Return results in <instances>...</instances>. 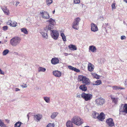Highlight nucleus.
<instances>
[{
	"mask_svg": "<svg viewBox=\"0 0 127 127\" xmlns=\"http://www.w3.org/2000/svg\"><path fill=\"white\" fill-rule=\"evenodd\" d=\"M1 43V41H0V43Z\"/></svg>",
	"mask_w": 127,
	"mask_h": 127,
	"instance_id": "obj_62",
	"label": "nucleus"
},
{
	"mask_svg": "<svg viewBox=\"0 0 127 127\" xmlns=\"http://www.w3.org/2000/svg\"><path fill=\"white\" fill-rule=\"evenodd\" d=\"M126 37L124 35H122L121 36V39L122 40L125 39H126Z\"/></svg>",
	"mask_w": 127,
	"mask_h": 127,
	"instance_id": "obj_47",
	"label": "nucleus"
},
{
	"mask_svg": "<svg viewBox=\"0 0 127 127\" xmlns=\"http://www.w3.org/2000/svg\"><path fill=\"white\" fill-rule=\"evenodd\" d=\"M105 118V115L103 113H101L99 115L98 119L101 121H102Z\"/></svg>",
	"mask_w": 127,
	"mask_h": 127,
	"instance_id": "obj_18",
	"label": "nucleus"
},
{
	"mask_svg": "<svg viewBox=\"0 0 127 127\" xmlns=\"http://www.w3.org/2000/svg\"><path fill=\"white\" fill-rule=\"evenodd\" d=\"M2 9L4 13L7 15H9V12L8 9H7L6 7L4 6L2 8Z\"/></svg>",
	"mask_w": 127,
	"mask_h": 127,
	"instance_id": "obj_21",
	"label": "nucleus"
},
{
	"mask_svg": "<svg viewBox=\"0 0 127 127\" xmlns=\"http://www.w3.org/2000/svg\"><path fill=\"white\" fill-rule=\"evenodd\" d=\"M68 67L69 69L72 70H74V71H75L77 72H79L80 71V70L79 69H78L76 68L73 67L71 66H68Z\"/></svg>",
	"mask_w": 127,
	"mask_h": 127,
	"instance_id": "obj_23",
	"label": "nucleus"
},
{
	"mask_svg": "<svg viewBox=\"0 0 127 127\" xmlns=\"http://www.w3.org/2000/svg\"><path fill=\"white\" fill-rule=\"evenodd\" d=\"M40 33L44 38H46V39L48 38V35L47 33H45L44 32H40Z\"/></svg>",
	"mask_w": 127,
	"mask_h": 127,
	"instance_id": "obj_31",
	"label": "nucleus"
},
{
	"mask_svg": "<svg viewBox=\"0 0 127 127\" xmlns=\"http://www.w3.org/2000/svg\"><path fill=\"white\" fill-rule=\"evenodd\" d=\"M81 97V95L77 94L76 95V97L77 98H80Z\"/></svg>",
	"mask_w": 127,
	"mask_h": 127,
	"instance_id": "obj_48",
	"label": "nucleus"
},
{
	"mask_svg": "<svg viewBox=\"0 0 127 127\" xmlns=\"http://www.w3.org/2000/svg\"><path fill=\"white\" fill-rule=\"evenodd\" d=\"M105 102V99L101 97L98 98L95 100V104L97 106L102 105Z\"/></svg>",
	"mask_w": 127,
	"mask_h": 127,
	"instance_id": "obj_5",
	"label": "nucleus"
},
{
	"mask_svg": "<svg viewBox=\"0 0 127 127\" xmlns=\"http://www.w3.org/2000/svg\"><path fill=\"white\" fill-rule=\"evenodd\" d=\"M96 47L92 45L90 46L89 47V51H91L92 52H96Z\"/></svg>",
	"mask_w": 127,
	"mask_h": 127,
	"instance_id": "obj_20",
	"label": "nucleus"
},
{
	"mask_svg": "<svg viewBox=\"0 0 127 127\" xmlns=\"http://www.w3.org/2000/svg\"><path fill=\"white\" fill-rule=\"evenodd\" d=\"M4 123L0 119V126L1 127L2 126Z\"/></svg>",
	"mask_w": 127,
	"mask_h": 127,
	"instance_id": "obj_46",
	"label": "nucleus"
},
{
	"mask_svg": "<svg viewBox=\"0 0 127 127\" xmlns=\"http://www.w3.org/2000/svg\"><path fill=\"white\" fill-rule=\"evenodd\" d=\"M38 70L39 72H45L46 70V69L44 67H39L38 68Z\"/></svg>",
	"mask_w": 127,
	"mask_h": 127,
	"instance_id": "obj_28",
	"label": "nucleus"
},
{
	"mask_svg": "<svg viewBox=\"0 0 127 127\" xmlns=\"http://www.w3.org/2000/svg\"><path fill=\"white\" fill-rule=\"evenodd\" d=\"M122 105L120 107L119 109L120 112H124L125 113H127V104H125L123 106V108H122Z\"/></svg>",
	"mask_w": 127,
	"mask_h": 127,
	"instance_id": "obj_9",
	"label": "nucleus"
},
{
	"mask_svg": "<svg viewBox=\"0 0 127 127\" xmlns=\"http://www.w3.org/2000/svg\"><path fill=\"white\" fill-rule=\"evenodd\" d=\"M58 112H54L52 114L51 118L52 119H54L58 114Z\"/></svg>",
	"mask_w": 127,
	"mask_h": 127,
	"instance_id": "obj_27",
	"label": "nucleus"
},
{
	"mask_svg": "<svg viewBox=\"0 0 127 127\" xmlns=\"http://www.w3.org/2000/svg\"><path fill=\"white\" fill-rule=\"evenodd\" d=\"M78 80L80 81H82L83 84L87 85H89L90 84L91 82L89 78L86 76L80 75L79 76Z\"/></svg>",
	"mask_w": 127,
	"mask_h": 127,
	"instance_id": "obj_3",
	"label": "nucleus"
},
{
	"mask_svg": "<svg viewBox=\"0 0 127 127\" xmlns=\"http://www.w3.org/2000/svg\"><path fill=\"white\" fill-rule=\"evenodd\" d=\"M111 7L112 10H114L116 8L115 3H113L112 4Z\"/></svg>",
	"mask_w": 127,
	"mask_h": 127,
	"instance_id": "obj_42",
	"label": "nucleus"
},
{
	"mask_svg": "<svg viewBox=\"0 0 127 127\" xmlns=\"http://www.w3.org/2000/svg\"><path fill=\"white\" fill-rule=\"evenodd\" d=\"M39 14L44 19H48L50 16L49 13L46 11L42 10L40 12Z\"/></svg>",
	"mask_w": 127,
	"mask_h": 127,
	"instance_id": "obj_6",
	"label": "nucleus"
},
{
	"mask_svg": "<svg viewBox=\"0 0 127 127\" xmlns=\"http://www.w3.org/2000/svg\"><path fill=\"white\" fill-rule=\"evenodd\" d=\"M64 55L65 56H66L68 55V54L67 53H64Z\"/></svg>",
	"mask_w": 127,
	"mask_h": 127,
	"instance_id": "obj_56",
	"label": "nucleus"
},
{
	"mask_svg": "<svg viewBox=\"0 0 127 127\" xmlns=\"http://www.w3.org/2000/svg\"><path fill=\"white\" fill-rule=\"evenodd\" d=\"M110 97L112 99V102H113L115 103H116L118 101L117 98L114 97L112 95H111Z\"/></svg>",
	"mask_w": 127,
	"mask_h": 127,
	"instance_id": "obj_32",
	"label": "nucleus"
},
{
	"mask_svg": "<svg viewBox=\"0 0 127 127\" xmlns=\"http://www.w3.org/2000/svg\"><path fill=\"white\" fill-rule=\"evenodd\" d=\"M99 115L97 113L94 112L92 114V116L94 118H97L98 119Z\"/></svg>",
	"mask_w": 127,
	"mask_h": 127,
	"instance_id": "obj_30",
	"label": "nucleus"
},
{
	"mask_svg": "<svg viewBox=\"0 0 127 127\" xmlns=\"http://www.w3.org/2000/svg\"><path fill=\"white\" fill-rule=\"evenodd\" d=\"M4 73V72H2L1 69L0 68V74H3Z\"/></svg>",
	"mask_w": 127,
	"mask_h": 127,
	"instance_id": "obj_50",
	"label": "nucleus"
},
{
	"mask_svg": "<svg viewBox=\"0 0 127 127\" xmlns=\"http://www.w3.org/2000/svg\"><path fill=\"white\" fill-rule=\"evenodd\" d=\"M71 120L73 124L77 126H80L84 123L83 120L79 116L75 115L73 117Z\"/></svg>",
	"mask_w": 127,
	"mask_h": 127,
	"instance_id": "obj_1",
	"label": "nucleus"
},
{
	"mask_svg": "<svg viewBox=\"0 0 127 127\" xmlns=\"http://www.w3.org/2000/svg\"><path fill=\"white\" fill-rule=\"evenodd\" d=\"M6 121L7 122H9V121L8 120H6Z\"/></svg>",
	"mask_w": 127,
	"mask_h": 127,
	"instance_id": "obj_59",
	"label": "nucleus"
},
{
	"mask_svg": "<svg viewBox=\"0 0 127 127\" xmlns=\"http://www.w3.org/2000/svg\"><path fill=\"white\" fill-rule=\"evenodd\" d=\"M21 40V38L16 36L12 38L10 41V44L13 46H16L20 43Z\"/></svg>",
	"mask_w": 127,
	"mask_h": 127,
	"instance_id": "obj_2",
	"label": "nucleus"
},
{
	"mask_svg": "<svg viewBox=\"0 0 127 127\" xmlns=\"http://www.w3.org/2000/svg\"><path fill=\"white\" fill-rule=\"evenodd\" d=\"M106 123L108 127H112L115 125V123L113 119L112 118H109L106 121Z\"/></svg>",
	"mask_w": 127,
	"mask_h": 127,
	"instance_id": "obj_7",
	"label": "nucleus"
},
{
	"mask_svg": "<svg viewBox=\"0 0 127 127\" xmlns=\"http://www.w3.org/2000/svg\"><path fill=\"white\" fill-rule=\"evenodd\" d=\"M61 35L62 37V39L64 41H66V38L64 33H62L61 34Z\"/></svg>",
	"mask_w": 127,
	"mask_h": 127,
	"instance_id": "obj_35",
	"label": "nucleus"
},
{
	"mask_svg": "<svg viewBox=\"0 0 127 127\" xmlns=\"http://www.w3.org/2000/svg\"><path fill=\"white\" fill-rule=\"evenodd\" d=\"M79 88L82 91H86L87 90V87L85 85H80Z\"/></svg>",
	"mask_w": 127,
	"mask_h": 127,
	"instance_id": "obj_24",
	"label": "nucleus"
},
{
	"mask_svg": "<svg viewBox=\"0 0 127 127\" xmlns=\"http://www.w3.org/2000/svg\"><path fill=\"white\" fill-rule=\"evenodd\" d=\"M21 86L23 88H25L27 87V84L23 83L22 85H21Z\"/></svg>",
	"mask_w": 127,
	"mask_h": 127,
	"instance_id": "obj_44",
	"label": "nucleus"
},
{
	"mask_svg": "<svg viewBox=\"0 0 127 127\" xmlns=\"http://www.w3.org/2000/svg\"><path fill=\"white\" fill-rule=\"evenodd\" d=\"M21 30L22 32H23L25 34H27L28 33V32L27 29L25 28H22L21 29Z\"/></svg>",
	"mask_w": 127,
	"mask_h": 127,
	"instance_id": "obj_36",
	"label": "nucleus"
},
{
	"mask_svg": "<svg viewBox=\"0 0 127 127\" xmlns=\"http://www.w3.org/2000/svg\"><path fill=\"white\" fill-rule=\"evenodd\" d=\"M49 24H50L53 26H54L56 24V22L55 20L53 19L52 18H50L48 21Z\"/></svg>",
	"mask_w": 127,
	"mask_h": 127,
	"instance_id": "obj_22",
	"label": "nucleus"
},
{
	"mask_svg": "<svg viewBox=\"0 0 127 127\" xmlns=\"http://www.w3.org/2000/svg\"><path fill=\"white\" fill-rule=\"evenodd\" d=\"M124 1L126 2V3H127V0H123Z\"/></svg>",
	"mask_w": 127,
	"mask_h": 127,
	"instance_id": "obj_57",
	"label": "nucleus"
},
{
	"mask_svg": "<svg viewBox=\"0 0 127 127\" xmlns=\"http://www.w3.org/2000/svg\"><path fill=\"white\" fill-rule=\"evenodd\" d=\"M53 2L52 0H46V2L47 5L49 6Z\"/></svg>",
	"mask_w": 127,
	"mask_h": 127,
	"instance_id": "obj_40",
	"label": "nucleus"
},
{
	"mask_svg": "<svg viewBox=\"0 0 127 127\" xmlns=\"http://www.w3.org/2000/svg\"><path fill=\"white\" fill-rule=\"evenodd\" d=\"M112 88L113 90H120L121 89H125L124 88L116 86L113 87Z\"/></svg>",
	"mask_w": 127,
	"mask_h": 127,
	"instance_id": "obj_26",
	"label": "nucleus"
},
{
	"mask_svg": "<svg viewBox=\"0 0 127 127\" xmlns=\"http://www.w3.org/2000/svg\"><path fill=\"white\" fill-rule=\"evenodd\" d=\"M69 49L72 51H74L77 50V48L76 46L72 44H70L68 46Z\"/></svg>",
	"mask_w": 127,
	"mask_h": 127,
	"instance_id": "obj_19",
	"label": "nucleus"
},
{
	"mask_svg": "<svg viewBox=\"0 0 127 127\" xmlns=\"http://www.w3.org/2000/svg\"><path fill=\"white\" fill-rule=\"evenodd\" d=\"M1 127H8L5 125L4 123L3 124V125L2 126H1Z\"/></svg>",
	"mask_w": 127,
	"mask_h": 127,
	"instance_id": "obj_55",
	"label": "nucleus"
},
{
	"mask_svg": "<svg viewBox=\"0 0 127 127\" xmlns=\"http://www.w3.org/2000/svg\"><path fill=\"white\" fill-rule=\"evenodd\" d=\"M99 18L100 19H101V20H103L104 19V18L102 16H101Z\"/></svg>",
	"mask_w": 127,
	"mask_h": 127,
	"instance_id": "obj_54",
	"label": "nucleus"
},
{
	"mask_svg": "<svg viewBox=\"0 0 127 127\" xmlns=\"http://www.w3.org/2000/svg\"><path fill=\"white\" fill-rule=\"evenodd\" d=\"M42 117V116L40 114H37L34 115V118L37 122L40 121Z\"/></svg>",
	"mask_w": 127,
	"mask_h": 127,
	"instance_id": "obj_13",
	"label": "nucleus"
},
{
	"mask_svg": "<svg viewBox=\"0 0 127 127\" xmlns=\"http://www.w3.org/2000/svg\"><path fill=\"white\" fill-rule=\"evenodd\" d=\"M81 97L85 101H90L92 98L93 95L90 94L83 93L81 94Z\"/></svg>",
	"mask_w": 127,
	"mask_h": 127,
	"instance_id": "obj_4",
	"label": "nucleus"
},
{
	"mask_svg": "<svg viewBox=\"0 0 127 127\" xmlns=\"http://www.w3.org/2000/svg\"><path fill=\"white\" fill-rule=\"evenodd\" d=\"M53 14H54L55 12V10H54L53 11Z\"/></svg>",
	"mask_w": 127,
	"mask_h": 127,
	"instance_id": "obj_60",
	"label": "nucleus"
},
{
	"mask_svg": "<svg viewBox=\"0 0 127 127\" xmlns=\"http://www.w3.org/2000/svg\"><path fill=\"white\" fill-rule=\"evenodd\" d=\"M78 25V24L73 22L72 24V27L75 29L78 30L79 29Z\"/></svg>",
	"mask_w": 127,
	"mask_h": 127,
	"instance_id": "obj_25",
	"label": "nucleus"
},
{
	"mask_svg": "<svg viewBox=\"0 0 127 127\" xmlns=\"http://www.w3.org/2000/svg\"><path fill=\"white\" fill-rule=\"evenodd\" d=\"M44 29L46 31H49L50 33H51L53 29V27L50 25H49L48 26H47Z\"/></svg>",
	"mask_w": 127,
	"mask_h": 127,
	"instance_id": "obj_14",
	"label": "nucleus"
},
{
	"mask_svg": "<svg viewBox=\"0 0 127 127\" xmlns=\"http://www.w3.org/2000/svg\"><path fill=\"white\" fill-rule=\"evenodd\" d=\"M9 50L8 49L4 50L2 52L3 55H5L9 52Z\"/></svg>",
	"mask_w": 127,
	"mask_h": 127,
	"instance_id": "obj_39",
	"label": "nucleus"
},
{
	"mask_svg": "<svg viewBox=\"0 0 127 127\" xmlns=\"http://www.w3.org/2000/svg\"><path fill=\"white\" fill-rule=\"evenodd\" d=\"M59 61L57 58H54L52 59L51 61V63L54 65H55L59 63Z\"/></svg>",
	"mask_w": 127,
	"mask_h": 127,
	"instance_id": "obj_12",
	"label": "nucleus"
},
{
	"mask_svg": "<svg viewBox=\"0 0 127 127\" xmlns=\"http://www.w3.org/2000/svg\"><path fill=\"white\" fill-rule=\"evenodd\" d=\"M8 25H10V26L13 27H15L17 26V23L16 22L14 21H12L11 20H9L7 23Z\"/></svg>",
	"mask_w": 127,
	"mask_h": 127,
	"instance_id": "obj_15",
	"label": "nucleus"
},
{
	"mask_svg": "<svg viewBox=\"0 0 127 127\" xmlns=\"http://www.w3.org/2000/svg\"><path fill=\"white\" fill-rule=\"evenodd\" d=\"M43 98L45 102L47 103L49 102L50 101V98L49 97L45 96L43 97Z\"/></svg>",
	"mask_w": 127,
	"mask_h": 127,
	"instance_id": "obj_34",
	"label": "nucleus"
},
{
	"mask_svg": "<svg viewBox=\"0 0 127 127\" xmlns=\"http://www.w3.org/2000/svg\"><path fill=\"white\" fill-rule=\"evenodd\" d=\"M53 74L54 76L57 77H60L62 75L61 72L58 70L54 71L53 72Z\"/></svg>",
	"mask_w": 127,
	"mask_h": 127,
	"instance_id": "obj_10",
	"label": "nucleus"
},
{
	"mask_svg": "<svg viewBox=\"0 0 127 127\" xmlns=\"http://www.w3.org/2000/svg\"><path fill=\"white\" fill-rule=\"evenodd\" d=\"M80 2V0H74V3L75 4H79Z\"/></svg>",
	"mask_w": 127,
	"mask_h": 127,
	"instance_id": "obj_43",
	"label": "nucleus"
},
{
	"mask_svg": "<svg viewBox=\"0 0 127 127\" xmlns=\"http://www.w3.org/2000/svg\"><path fill=\"white\" fill-rule=\"evenodd\" d=\"M73 123L72 121L68 120L66 123V127H73Z\"/></svg>",
	"mask_w": 127,
	"mask_h": 127,
	"instance_id": "obj_16",
	"label": "nucleus"
},
{
	"mask_svg": "<svg viewBox=\"0 0 127 127\" xmlns=\"http://www.w3.org/2000/svg\"><path fill=\"white\" fill-rule=\"evenodd\" d=\"M20 2H16V4H15V5L16 6H17L18 4Z\"/></svg>",
	"mask_w": 127,
	"mask_h": 127,
	"instance_id": "obj_53",
	"label": "nucleus"
},
{
	"mask_svg": "<svg viewBox=\"0 0 127 127\" xmlns=\"http://www.w3.org/2000/svg\"><path fill=\"white\" fill-rule=\"evenodd\" d=\"M102 82L101 80H97L95 82V84H94V85H99L101 84Z\"/></svg>",
	"mask_w": 127,
	"mask_h": 127,
	"instance_id": "obj_37",
	"label": "nucleus"
},
{
	"mask_svg": "<svg viewBox=\"0 0 127 127\" xmlns=\"http://www.w3.org/2000/svg\"><path fill=\"white\" fill-rule=\"evenodd\" d=\"M23 124L21 122L18 121L14 125V127H20L21 124Z\"/></svg>",
	"mask_w": 127,
	"mask_h": 127,
	"instance_id": "obj_33",
	"label": "nucleus"
},
{
	"mask_svg": "<svg viewBox=\"0 0 127 127\" xmlns=\"http://www.w3.org/2000/svg\"><path fill=\"white\" fill-rule=\"evenodd\" d=\"M91 30L94 32H96L98 30V28L96 25L92 23L91 24Z\"/></svg>",
	"mask_w": 127,
	"mask_h": 127,
	"instance_id": "obj_11",
	"label": "nucleus"
},
{
	"mask_svg": "<svg viewBox=\"0 0 127 127\" xmlns=\"http://www.w3.org/2000/svg\"><path fill=\"white\" fill-rule=\"evenodd\" d=\"M91 74L93 76V77L94 78H95L97 79H99L100 78V76L97 75L96 73H92Z\"/></svg>",
	"mask_w": 127,
	"mask_h": 127,
	"instance_id": "obj_29",
	"label": "nucleus"
},
{
	"mask_svg": "<svg viewBox=\"0 0 127 127\" xmlns=\"http://www.w3.org/2000/svg\"><path fill=\"white\" fill-rule=\"evenodd\" d=\"M80 21V19L79 17L76 18L75 19L73 22L79 24V22Z\"/></svg>",
	"mask_w": 127,
	"mask_h": 127,
	"instance_id": "obj_38",
	"label": "nucleus"
},
{
	"mask_svg": "<svg viewBox=\"0 0 127 127\" xmlns=\"http://www.w3.org/2000/svg\"><path fill=\"white\" fill-rule=\"evenodd\" d=\"M124 84L126 85H127V79L125 80Z\"/></svg>",
	"mask_w": 127,
	"mask_h": 127,
	"instance_id": "obj_51",
	"label": "nucleus"
},
{
	"mask_svg": "<svg viewBox=\"0 0 127 127\" xmlns=\"http://www.w3.org/2000/svg\"><path fill=\"white\" fill-rule=\"evenodd\" d=\"M3 30L4 31L6 30L8 28V27L7 26H5L3 27Z\"/></svg>",
	"mask_w": 127,
	"mask_h": 127,
	"instance_id": "obj_45",
	"label": "nucleus"
},
{
	"mask_svg": "<svg viewBox=\"0 0 127 127\" xmlns=\"http://www.w3.org/2000/svg\"><path fill=\"white\" fill-rule=\"evenodd\" d=\"M20 90L19 89V88H16L15 89V91L16 92H17V91H20Z\"/></svg>",
	"mask_w": 127,
	"mask_h": 127,
	"instance_id": "obj_52",
	"label": "nucleus"
},
{
	"mask_svg": "<svg viewBox=\"0 0 127 127\" xmlns=\"http://www.w3.org/2000/svg\"><path fill=\"white\" fill-rule=\"evenodd\" d=\"M94 66L91 63H89L88 65V70L90 72L94 70Z\"/></svg>",
	"mask_w": 127,
	"mask_h": 127,
	"instance_id": "obj_17",
	"label": "nucleus"
},
{
	"mask_svg": "<svg viewBox=\"0 0 127 127\" xmlns=\"http://www.w3.org/2000/svg\"><path fill=\"white\" fill-rule=\"evenodd\" d=\"M54 125L53 124L49 123L47 126L46 127H54Z\"/></svg>",
	"mask_w": 127,
	"mask_h": 127,
	"instance_id": "obj_41",
	"label": "nucleus"
},
{
	"mask_svg": "<svg viewBox=\"0 0 127 127\" xmlns=\"http://www.w3.org/2000/svg\"><path fill=\"white\" fill-rule=\"evenodd\" d=\"M1 24V22L0 21V25Z\"/></svg>",
	"mask_w": 127,
	"mask_h": 127,
	"instance_id": "obj_61",
	"label": "nucleus"
},
{
	"mask_svg": "<svg viewBox=\"0 0 127 127\" xmlns=\"http://www.w3.org/2000/svg\"><path fill=\"white\" fill-rule=\"evenodd\" d=\"M104 61L105 60L103 59H101L100 61L101 63H103Z\"/></svg>",
	"mask_w": 127,
	"mask_h": 127,
	"instance_id": "obj_49",
	"label": "nucleus"
},
{
	"mask_svg": "<svg viewBox=\"0 0 127 127\" xmlns=\"http://www.w3.org/2000/svg\"><path fill=\"white\" fill-rule=\"evenodd\" d=\"M51 33L52 38L55 39H57L59 35L58 32L55 30L53 31Z\"/></svg>",
	"mask_w": 127,
	"mask_h": 127,
	"instance_id": "obj_8",
	"label": "nucleus"
},
{
	"mask_svg": "<svg viewBox=\"0 0 127 127\" xmlns=\"http://www.w3.org/2000/svg\"><path fill=\"white\" fill-rule=\"evenodd\" d=\"M27 116L28 117V119H29V114H28V115H27Z\"/></svg>",
	"mask_w": 127,
	"mask_h": 127,
	"instance_id": "obj_58",
	"label": "nucleus"
}]
</instances>
